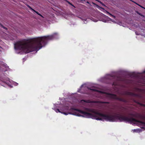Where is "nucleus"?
<instances>
[{"instance_id": "5", "label": "nucleus", "mask_w": 145, "mask_h": 145, "mask_svg": "<svg viewBox=\"0 0 145 145\" xmlns=\"http://www.w3.org/2000/svg\"><path fill=\"white\" fill-rule=\"evenodd\" d=\"M106 11V13L107 14H109L110 15V16H112V17H113L114 18H116V17L115 16L112 15V14H111L109 12H108L107 11Z\"/></svg>"}, {"instance_id": "17", "label": "nucleus", "mask_w": 145, "mask_h": 145, "mask_svg": "<svg viewBox=\"0 0 145 145\" xmlns=\"http://www.w3.org/2000/svg\"><path fill=\"white\" fill-rule=\"evenodd\" d=\"M69 3L71 5H72L73 7H74V6H73V5H72L70 3Z\"/></svg>"}, {"instance_id": "4", "label": "nucleus", "mask_w": 145, "mask_h": 145, "mask_svg": "<svg viewBox=\"0 0 145 145\" xmlns=\"http://www.w3.org/2000/svg\"><path fill=\"white\" fill-rule=\"evenodd\" d=\"M34 12H35V13H36L37 14H38V15L40 16H41L42 17H43V18H44V17L42 16V15L41 14H40V13H39L38 12H37L36 11H35V10H34Z\"/></svg>"}, {"instance_id": "9", "label": "nucleus", "mask_w": 145, "mask_h": 145, "mask_svg": "<svg viewBox=\"0 0 145 145\" xmlns=\"http://www.w3.org/2000/svg\"><path fill=\"white\" fill-rule=\"evenodd\" d=\"M96 1H97L99 2L101 4H103V3L101 2V1L98 0H96Z\"/></svg>"}, {"instance_id": "6", "label": "nucleus", "mask_w": 145, "mask_h": 145, "mask_svg": "<svg viewBox=\"0 0 145 145\" xmlns=\"http://www.w3.org/2000/svg\"><path fill=\"white\" fill-rule=\"evenodd\" d=\"M27 6L28 8H30L33 11H34V10L30 6H29L28 5H27Z\"/></svg>"}, {"instance_id": "2", "label": "nucleus", "mask_w": 145, "mask_h": 145, "mask_svg": "<svg viewBox=\"0 0 145 145\" xmlns=\"http://www.w3.org/2000/svg\"><path fill=\"white\" fill-rule=\"evenodd\" d=\"M117 120L121 121H127L131 123L145 126V122L137 120L132 118L126 117L119 114L110 115L100 113V120L115 121Z\"/></svg>"}, {"instance_id": "10", "label": "nucleus", "mask_w": 145, "mask_h": 145, "mask_svg": "<svg viewBox=\"0 0 145 145\" xmlns=\"http://www.w3.org/2000/svg\"><path fill=\"white\" fill-rule=\"evenodd\" d=\"M138 6H139L140 7H141L144 9H145V8L143 7L142 6H141L140 5H138Z\"/></svg>"}, {"instance_id": "16", "label": "nucleus", "mask_w": 145, "mask_h": 145, "mask_svg": "<svg viewBox=\"0 0 145 145\" xmlns=\"http://www.w3.org/2000/svg\"><path fill=\"white\" fill-rule=\"evenodd\" d=\"M103 5L104 6H105V5L104 4H103H103H101Z\"/></svg>"}, {"instance_id": "13", "label": "nucleus", "mask_w": 145, "mask_h": 145, "mask_svg": "<svg viewBox=\"0 0 145 145\" xmlns=\"http://www.w3.org/2000/svg\"><path fill=\"white\" fill-rule=\"evenodd\" d=\"M132 2H133L134 3H135L137 5H139L138 4V3H136L133 1H132Z\"/></svg>"}, {"instance_id": "18", "label": "nucleus", "mask_w": 145, "mask_h": 145, "mask_svg": "<svg viewBox=\"0 0 145 145\" xmlns=\"http://www.w3.org/2000/svg\"><path fill=\"white\" fill-rule=\"evenodd\" d=\"M87 3H89V2L88 1H87Z\"/></svg>"}, {"instance_id": "14", "label": "nucleus", "mask_w": 145, "mask_h": 145, "mask_svg": "<svg viewBox=\"0 0 145 145\" xmlns=\"http://www.w3.org/2000/svg\"><path fill=\"white\" fill-rule=\"evenodd\" d=\"M91 89V90H93V91H97L95 89Z\"/></svg>"}, {"instance_id": "3", "label": "nucleus", "mask_w": 145, "mask_h": 145, "mask_svg": "<svg viewBox=\"0 0 145 145\" xmlns=\"http://www.w3.org/2000/svg\"><path fill=\"white\" fill-rule=\"evenodd\" d=\"M105 96L109 98H112V99H118V98L116 96V95H115L114 94H111L110 93H106L105 94Z\"/></svg>"}, {"instance_id": "7", "label": "nucleus", "mask_w": 145, "mask_h": 145, "mask_svg": "<svg viewBox=\"0 0 145 145\" xmlns=\"http://www.w3.org/2000/svg\"><path fill=\"white\" fill-rule=\"evenodd\" d=\"M56 111L57 112H60V113H61V112L59 110V109H56Z\"/></svg>"}, {"instance_id": "19", "label": "nucleus", "mask_w": 145, "mask_h": 145, "mask_svg": "<svg viewBox=\"0 0 145 145\" xmlns=\"http://www.w3.org/2000/svg\"><path fill=\"white\" fill-rule=\"evenodd\" d=\"M87 102L89 103V102H90L88 101V102Z\"/></svg>"}, {"instance_id": "8", "label": "nucleus", "mask_w": 145, "mask_h": 145, "mask_svg": "<svg viewBox=\"0 0 145 145\" xmlns=\"http://www.w3.org/2000/svg\"><path fill=\"white\" fill-rule=\"evenodd\" d=\"M61 113L62 114H63L65 115H67L68 114V113H67L66 112H61Z\"/></svg>"}, {"instance_id": "1", "label": "nucleus", "mask_w": 145, "mask_h": 145, "mask_svg": "<svg viewBox=\"0 0 145 145\" xmlns=\"http://www.w3.org/2000/svg\"><path fill=\"white\" fill-rule=\"evenodd\" d=\"M54 35L38 37L19 41L14 44V48L25 53L36 51L41 48L46 43V41L52 39Z\"/></svg>"}, {"instance_id": "15", "label": "nucleus", "mask_w": 145, "mask_h": 145, "mask_svg": "<svg viewBox=\"0 0 145 145\" xmlns=\"http://www.w3.org/2000/svg\"><path fill=\"white\" fill-rule=\"evenodd\" d=\"M3 27L4 29H7V28H6V27H3Z\"/></svg>"}, {"instance_id": "12", "label": "nucleus", "mask_w": 145, "mask_h": 145, "mask_svg": "<svg viewBox=\"0 0 145 145\" xmlns=\"http://www.w3.org/2000/svg\"><path fill=\"white\" fill-rule=\"evenodd\" d=\"M132 2H133L134 3H135L137 5H139L138 4V3H136L133 1H132Z\"/></svg>"}, {"instance_id": "11", "label": "nucleus", "mask_w": 145, "mask_h": 145, "mask_svg": "<svg viewBox=\"0 0 145 145\" xmlns=\"http://www.w3.org/2000/svg\"><path fill=\"white\" fill-rule=\"evenodd\" d=\"M132 2H133L134 3H135L137 5H139L138 4V3H136L133 1H132Z\"/></svg>"}]
</instances>
